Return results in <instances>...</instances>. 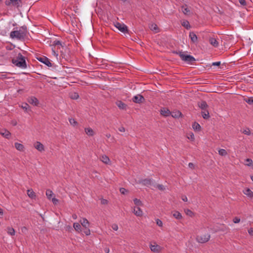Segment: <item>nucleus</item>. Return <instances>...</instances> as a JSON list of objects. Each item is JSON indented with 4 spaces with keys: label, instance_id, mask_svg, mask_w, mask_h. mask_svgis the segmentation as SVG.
<instances>
[{
    "label": "nucleus",
    "instance_id": "1",
    "mask_svg": "<svg viewBox=\"0 0 253 253\" xmlns=\"http://www.w3.org/2000/svg\"><path fill=\"white\" fill-rule=\"evenodd\" d=\"M27 34V27L23 26L19 30L13 31L10 33V36L11 38H16L19 40H24Z\"/></svg>",
    "mask_w": 253,
    "mask_h": 253
},
{
    "label": "nucleus",
    "instance_id": "2",
    "mask_svg": "<svg viewBox=\"0 0 253 253\" xmlns=\"http://www.w3.org/2000/svg\"><path fill=\"white\" fill-rule=\"evenodd\" d=\"M80 232L82 234H84L85 235L88 236L90 234L89 229V222L84 218L80 219Z\"/></svg>",
    "mask_w": 253,
    "mask_h": 253
},
{
    "label": "nucleus",
    "instance_id": "3",
    "mask_svg": "<svg viewBox=\"0 0 253 253\" xmlns=\"http://www.w3.org/2000/svg\"><path fill=\"white\" fill-rule=\"evenodd\" d=\"M12 63L18 67L22 68L27 67L25 57L21 53H18L16 58L12 59Z\"/></svg>",
    "mask_w": 253,
    "mask_h": 253
},
{
    "label": "nucleus",
    "instance_id": "4",
    "mask_svg": "<svg viewBox=\"0 0 253 253\" xmlns=\"http://www.w3.org/2000/svg\"><path fill=\"white\" fill-rule=\"evenodd\" d=\"M176 53L178 54L181 59L185 62L192 63L195 61V59L193 56L190 55H187L182 51H179L178 52H176Z\"/></svg>",
    "mask_w": 253,
    "mask_h": 253
},
{
    "label": "nucleus",
    "instance_id": "5",
    "mask_svg": "<svg viewBox=\"0 0 253 253\" xmlns=\"http://www.w3.org/2000/svg\"><path fill=\"white\" fill-rule=\"evenodd\" d=\"M211 236L207 233L202 235H198L196 237V241L200 243H205L209 241Z\"/></svg>",
    "mask_w": 253,
    "mask_h": 253
},
{
    "label": "nucleus",
    "instance_id": "6",
    "mask_svg": "<svg viewBox=\"0 0 253 253\" xmlns=\"http://www.w3.org/2000/svg\"><path fill=\"white\" fill-rule=\"evenodd\" d=\"M115 26L121 32L124 33H128V29L127 26L119 22H116L115 24Z\"/></svg>",
    "mask_w": 253,
    "mask_h": 253
},
{
    "label": "nucleus",
    "instance_id": "7",
    "mask_svg": "<svg viewBox=\"0 0 253 253\" xmlns=\"http://www.w3.org/2000/svg\"><path fill=\"white\" fill-rule=\"evenodd\" d=\"M37 59L39 61L43 63V64H44L45 65L47 66L48 67H52V65L50 63L49 59L45 56H43L42 57H38Z\"/></svg>",
    "mask_w": 253,
    "mask_h": 253
},
{
    "label": "nucleus",
    "instance_id": "8",
    "mask_svg": "<svg viewBox=\"0 0 253 253\" xmlns=\"http://www.w3.org/2000/svg\"><path fill=\"white\" fill-rule=\"evenodd\" d=\"M132 100L135 103H141L143 101H144V98L142 95L140 94H137L133 96Z\"/></svg>",
    "mask_w": 253,
    "mask_h": 253
},
{
    "label": "nucleus",
    "instance_id": "9",
    "mask_svg": "<svg viewBox=\"0 0 253 253\" xmlns=\"http://www.w3.org/2000/svg\"><path fill=\"white\" fill-rule=\"evenodd\" d=\"M150 248L152 252H155V253H159L161 250V247L160 246H159L158 245L156 244L155 243H154V245L150 244Z\"/></svg>",
    "mask_w": 253,
    "mask_h": 253
},
{
    "label": "nucleus",
    "instance_id": "10",
    "mask_svg": "<svg viewBox=\"0 0 253 253\" xmlns=\"http://www.w3.org/2000/svg\"><path fill=\"white\" fill-rule=\"evenodd\" d=\"M69 38L71 39L72 41H73L75 42V43L78 45V41L77 40V38H79L78 34L77 32L74 33L73 32L72 33L70 34L69 36Z\"/></svg>",
    "mask_w": 253,
    "mask_h": 253
},
{
    "label": "nucleus",
    "instance_id": "11",
    "mask_svg": "<svg viewBox=\"0 0 253 253\" xmlns=\"http://www.w3.org/2000/svg\"><path fill=\"white\" fill-rule=\"evenodd\" d=\"M132 212L137 216H141L143 215V211L138 207H134Z\"/></svg>",
    "mask_w": 253,
    "mask_h": 253
},
{
    "label": "nucleus",
    "instance_id": "12",
    "mask_svg": "<svg viewBox=\"0 0 253 253\" xmlns=\"http://www.w3.org/2000/svg\"><path fill=\"white\" fill-rule=\"evenodd\" d=\"M35 148L40 152L44 151V146L41 142L37 141L34 144Z\"/></svg>",
    "mask_w": 253,
    "mask_h": 253
},
{
    "label": "nucleus",
    "instance_id": "13",
    "mask_svg": "<svg viewBox=\"0 0 253 253\" xmlns=\"http://www.w3.org/2000/svg\"><path fill=\"white\" fill-rule=\"evenodd\" d=\"M160 113L162 115L165 117L169 116L171 114L170 111L166 108H163L161 109Z\"/></svg>",
    "mask_w": 253,
    "mask_h": 253
},
{
    "label": "nucleus",
    "instance_id": "14",
    "mask_svg": "<svg viewBox=\"0 0 253 253\" xmlns=\"http://www.w3.org/2000/svg\"><path fill=\"white\" fill-rule=\"evenodd\" d=\"M152 182V179H144L140 180L139 181L140 183H142L143 185L148 186L149 185H151Z\"/></svg>",
    "mask_w": 253,
    "mask_h": 253
},
{
    "label": "nucleus",
    "instance_id": "15",
    "mask_svg": "<svg viewBox=\"0 0 253 253\" xmlns=\"http://www.w3.org/2000/svg\"><path fill=\"white\" fill-rule=\"evenodd\" d=\"M189 38L192 42L195 43L197 42L198 38L196 35L193 32H190L189 33Z\"/></svg>",
    "mask_w": 253,
    "mask_h": 253
},
{
    "label": "nucleus",
    "instance_id": "16",
    "mask_svg": "<svg viewBox=\"0 0 253 253\" xmlns=\"http://www.w3.org/2000/svg\"><path fill=\"white\" fill-rule=\"evenodd\" d=\"M28 102L29 103L35 106H37L39 104V101L35 97H31L29 98Z\"/></svg>",
    "mask_w": 253,
    "mask_h": 253
},
{
    "label": "nucleus",
    "instance_id": "17",
    "mask_svg": "<svg viewBox=\"0 0 253 253\" xmlns=\"http://www.w3.org/2000/svg\"><path fill=\"white\" fill-rule=\"evenodd\" d=\"M0 134L3 136V137L8 138L10 136V132L7 130V129H2L0 131Z\"/></svg>",
    "mask_w": 253,
    "mask_h": 253
},
{
    "label": "nucleus",
    "instance_id": "18",
    "mask_svg": "<svg viewBox=\"0 0 253 253\" xmlns=\"http://www.w3.org/2000/svg\"><path fill=\"white\" fill-rule=\"evenodd\" d=\"M100 159L103 163L105 164H110V160L109 158L105 155L101 156Z\"/></svg>",
    "mask_w": 253,
    "mask_h": 253
},
{
    "label": "nucleus",
    "instance_id": "19",
    "mask_svg": "<svg viewBox=\"0 0 253 253\" xmlns=\"http://www.w3.org/2000/svg\"><path fill=\"white\" fill-rule=\"evenodd\" d=\"M181 10L185 15H188L190 12V9L188 8L186 4L183 5L181 6Z\"/></svg>",
    "mask_w": 253,
    "mask_h": 253
},
{
    "label": "nucleus",
    "instance_id": "20",
    "mask_svg": "<svg viewBox=\"0 0 253 253\" xmlns=\"http://www.w3.org/2000/svg\"><path fill=\"white\" fill-rule=\"evenodd\" d=\"M198 106L202 110H207V108L208 107L207 103L205 101H202L201 102H199Z\"/></svg>",
    "mask_w": 253,
    "mask_h": 253
},
{
    "label": "nucleus",
    "instance_id": "21",
    "mask_svg": "<svg viewBox=\"0 0 253 253\" xmlns=\"http://www.w3.org/2000/svg\"><path fill=\"white\" fill-rule=\"evenodd\" d=\"M28 196L32 199H35L36 198V193L34 192L32 189H29L27 190Z\"/></svg>",
    "mask_w": 253,
    "mask_h": 253
},
{
    "label": "nucleus",
    "instance_id": "22",
    "mask_svg": "<svg viewBox=\"0 0 253 253\" xmlns=\"http://www.w3.org/2000/svg\"><path fill=\"white\" fill-rule=\"evenodd\" d=\"M209 42L214 47H217L218 46V42L214 38H210Z\"/></svg>",
    "mask_w": 253,
    "mask_h": 253
},
{
    "label": "nucleus",
    "instance_id": "23",
    "mask_svg": "<svg viewBox=\"0 0 253 253\" xmlns=\"http://www.w3.org/2000/svg\"><path fill=\"white\" fill-rule=\"evenodd\" d=\"M15 147L17 150L20 151H23L24 150V146L23 144L21 143H19L18 142H15L14 143Z\"/></svg>",
    "mask_w": 253,
    "mask_h": 253
},
{
    "label": "nucleus",
    "instance_id": "24",
    "mask_svg": "<svg viewBox=\"0 0 253 253\" xmlns=\"http://www.w3.org/2000/svg\"><path fill=\"white\" fill-rule=\"evenodd\" d=\"M244 194L247 196L252 198L253 197V192L249 188H247L243 191Z\"/></svg>",
    "mask_w": 253,
    "mask_h": 253
},
{
    "label": "nucleus",
    "instance_id": "25",
    "mask_svg": "<svg viewBox=\"0 0 253 253\" xmlns=\"http://www.w3.org/2000/svg\"><path fill=\"white\" fill-rule=\"evenodd\" d=\"M172 213L173 216L177 219H181L182 218L181 214L178 211H174Z\"/></svg>",
    "mask_w": 253,
    "mask_h": 253
},
{
    "label": "nucleus",
    "instance_id": "26",
    "mask_svg": "<svg viewBox=\"0 0 253 253\" xmlns=\"http://www.w3.org/2000/svg\"><path fill=\"white\" fill-rule=\"evenodd\" d=\"M117 105L120 109H126V105L121 101H118L116 102Z\"/></svg>",
    "mask_w": 253,
    "mask_h": 253
},
{
    "label": "nucleus",
    "instance_id": "27",
    "mask_svg": "<svg viewBox=\"0 0 253 253\" xmlns=\"http://www.w3.org/2000/svg\"><path fill=\"white\" fill-rule=\"evenodd\" d=\"M85 132L88 136H93L94 134L93 130L90 127L85 128Z\"/></svg>",
    "mask_w": 253,
    "mask_h": 253
},
{
    "label": "nucleus",
    "instance_id": "28",
    "mask_svg": "<svg viewBox=\"0 0 253 253\" xmlns=\"http://www.w3.org/2000/svg\"><path fill=\"white\" fill-rule=\"evenodd\" d=\"M150 29L155 33L159 32V29L157 25L155 23H152L149 25Z\"/></svg>",
    "mask_w": 253,
    "mask_h": 253
},
{
    "label": "nucleus",
    "instance_id": "29",
    "mask_svg": "<svg viewBox=\"0 0 253 253\" xmlns=\"http://www.w3.org/2000/svg\"><path fill=\"white\" fill-rule=\"evenodd\" d=\"M201 113L204 119H207L210 118L209 112L207 110H203Z\"/></svg>",
    "mask_w": 253,
    "mask_h": 253
},
{
    "label": "nucleus",
    "instance_id": "30",
    "mask_svg": "<svg viewBox=\"0 0 253 253\" xmlns=\"http://www.w3.org/2000/svg\"><path fill=\"white\" fill-rule=\"evenodd\" d=\"M7 233L8 234L10 235L11 236L15 235V231L13 228L11 227H7Z\"/></svg>",
    "mask_w": 253,
    "mask_h": 253
},
{
    "label": "nucleus",
    "instance_id": "31",
    "mask_svg": "<svg viewBox=\"0 0 253 253\" xmlns=\"http://www.w3.org/2000/svg\"><path fill=\"white\" fill-rule=\"evenodd\" d=\"M182 26L185 27L186 29H189L191 28V26L187 20H184L181 22Z\"/></svg>",
    "mask_w": 253,
    "mask_h": 253
},
{
    "label": "nucleus",
    "instance_id": "32",
    "mask_svg": "<svg viewBox=\"0 0 253 253\" xmlns=\"http://www.w3.org/2000/svg\"><path fill=\"white\" fill-rule=\"evenodd\" d=\"M193 128L196 131H200L201 129V126L200 125L196 122H195L193 123L192 125Z\"/></svg>",
    "mask_w": 253,
    "mask_h": 253
},
{
    "label": "nucleus",
    "instance_id": "33",
    "mask_svg": "<svg viewBox=\"0 0 253 253\" xmlns=\"http://www.w3.org/2000/svg\"><path fill=\"white\" fill-rule=\"evenodd\" d=\"M69 95L70 98L73 99H76L79 96L77 92H70Z\"/></svg>",
    "mask_w": 253,
    "mask_h": 253
},
{
    "label": "nucleus",
    "instance_id": "34",
    "mask_svg": "<svg viewBox=\"0 0 253 253\" xmlns=\"http://www.w3.org/2000/svg\"><path fill=\"white\" fill-rule=\"evenodd\" d=\"M53 192L49 189H47L46 191V195L48 199H50L52 196Z\"/></svg>",
    "mask_w": 253,
    "mask_h": 253
},
{
    "label": "nucleus",
    "instance_id": "35",
    "mask_svg": "<svg viewBox=\"0 0 253 253\" xmlns=\"http://www.w3.org/2000/svg\"><path fill=\"white\" fill-rule=\"evenodd\" d=\"M133 202H134V204L136 206H139L142 205V203L141 201L137 198H135L133 199Z\"/></svg>",
    "mask_w": 253,
    "mask_h": 253
},
{
    "label": "nucleus",
    "instance_id": "36",
    "mask_svg": "<svg viewBox=\"0 0 253 253\" xmlns=\"http://www.w3.org/2000/svg\"><path fill=\"white\" fill-rule=\"evenodd\" d=\"M218 153L222 156H226L227 154L226 151L223 149H220L218 151Z\"/></svg>",
    "mask_w": 253,
    "mask_h": 253
},
{
    "label": "nucleus",
    "instance_id": "37",
    "mask_svg": "<svg viewBox=\"0 0 253 253\" xmlns=\"http://www.w3.org/2000/svg\"><path fill=\"white\" fill-rule=\"evenodd\" d=\"M11 2L13 3V4L16 6L17 7L20 6V4L19 3V1H21V0H9Z\"/></svg>",
    "mask_w": 253,
    "mask_h": 253
},
{
    "label": "nucleus",
    "instance_id": "38",
    "mask_svg": "<svg viewBox=\"0 0 253 253\" xmlns=\"http://www.w3.org/2000/svg\"><path fill=\"white\" fill-rule=\"evenodd\" d=\"M245 101L250 105H253V97L246 98Z\"/></svg>",
    "mask_w": 253,
    "mask_h": 253
},
{
    "label": "nucleus",
    "instance_id": "39",
    "mask_svg": "<svg viewBox=\"0 0 253 253\" xmlns=\"http://www.w3.org/2000/svg\"><path fill=\"white\" fill-rule=\"evenodd\" d=\"M69 122L71 125L76 126L78 125V122L76 121L74 119H70Z\"/></svg>",
    "mask_w": 253,
    "mask_h": 253
},
{
    "label": "nucleus",
    "instance_id": "40",
    "mask_svg": "<svg viewBox=\"0 0 253 253\" xmlns=\"http://www.w3.org/2000/svg\"><path fill=\"white\" fill-rule=\"evenodd\" d=\"M246 165H247L248 166H251L252 165L253 161L252 159H249V158L247 159L246 160Z\"/></svg>",
    "mask_w": 253,
    "mask_h": 253
},
{
    "label": "nucleus",
    "instance_id": "41",
    "mask_svg": "<svg viewBox=\"0 0 253 253\" xmlns=\"http://www.w3.org/2000/svg\"><path fill=\"white\" fill-rule=\"evenodd\" d=\"M52 45L55 46H61V43L59 41L55 40L53 42Z\"/></svg>",
    "mask_w": 253,
    "mask_h": 253
},
{
    "label": "nucleus",
    "instance_id": "42",
    "mask_svg": "<svg viewBox=\"0 0 253 253\" xmlns=\"http://www.w3.org/2000/svg\"><path fill=\"white\" fill-rule=\"evenodd\" d=\"M72 26H73V27H74L75 28L73 30L75 31L76 32H77V29H78V25H77V22H74L73 21V20H72Z\"/></svg>",
    "mask_w": 253,
    "mask_h": 253
},
{
    "label": "nucleus",
    "instance_id": "43",
    "mask_svg": "<svg viewBox=\"0 0 253 253\" xmlns=\"http://www.w3.org/2000/svg\"><path fill=\"white\" fill-rule=\"evenodd\" d=\"M156 223L157 224L160 226V227H162L163 226V222L161 220L159 219H157L156 220Z\"/></svg>",
    "mask_w": 253,
    "mask_h": 253
},
{
    "label": "nucleus",
    "instance_id": "44",
    "mask_svg": "<svg viewBox=\"0 0 253 253\" xmlns=\"http://www.w3.org/2000/svg\"><path fill=\"white\" fill-rule=\"evenodd\" d=\"M74 228L75 230L78 231L79 230V224L78 223H74Z\"/></svg>",
    "mask_w": 253,
    "mask_h": 253
},
{
    "label": "nucleus",
    "instance_id": "45",
    "mask_svg": "<svg viewBox=\"0 0 253 253\" xmlns=\"http://www.w3.org/2000/svg\"><path fill=\"white\" fill-rule=\"evenodd\" d=\"M120 192L122 194H125L126 192H127V190L124 188H121L120 189Z\"/></svg>",
    "mask_w": 253,
    "mask_h": 253
},
{
    "label": "nucleus",
    "instance_id": "46",
    "mask_svg": "<svg viewBox=\"0 0 253 253\" xmlns=\"http://www.w3.org/2000/svg\"><path fill=\"white\" fill-rule=\"evenodd\" d=\"M185 212L187 215H189L190 216H192V215L193 214V212L191 210L188 209L185 211Z\"/></svg>",
    "mask_w": 253,
    "mask_h": 253
},
{
    "label": "nucleus",
    "instance_id": "47",
    "mask_svg": "<svg viewBox=\"0 0 253 253\" xmlns=\"http://www.w3.org/2000/svg\"><path fill=\"white\" fill-rule=\"evenodd\" d=\"M157 187L160 190H164L165 189V187L163 185H161V184H158L157 185Z\"/></svg>",
    "mask_w": 253,
    "mask_h": 253
},
{
    "label": "nucleus",
    "instance_id": "48",
    "mask_svg": "<svg viewBox=\"0 0 253 253\" xmlns=\"http://www.w3.org/2000/svg\"><path fill=\"white\" fill-rule=\"evenodd\" d=\"M243 133L245 134L249 135L251 134V131L249 128H247L246 129L243 131Z\"/></svg>",
    "mask_w": 253,
    "mask_h": 253
},
{
    "label": "nucleus",
    "instance_id": "49",
    "mask_svg": "<svg viewBox=\"0 0 253 253\" xmlns=\"http://www.w3.org/2000/svg\"><path fill=\"white\" fill-rule=\"evenodd\" d=\"M112 228L114 230L117 231L118 229V226L117 224H113L112 225Z\"/></svg>",
    "mask_w": 253,
    "mask_h": 253
},
{
    "label": "nucleus",
    "instance_id": "50",
    "mask_svg": "<svg viewBox=\"0 0 253 253\" xmlns=\"http://www.w3.org/2000/svg\"><path fill=\"white\" fill-rule=\"evenodd\" d=\"M181 113L179 111H178V112H176L174 115L172 114V116L173 117L177 118V117H179L181 115Z\"/></svg>",
    "mask_w": 253,
    "mask_h": 253
},
{
    "label": "nucleus",
    "instance_id": "51",
    "mask_svg": "<svg viewBox=\"0 0 253 253\" xmlns=\"http://www.w3.org/2000/svg\"><path fill=\"white\" fill-rule=\"evenodd\" d=\"M240 221V219L237 217H235L234 219H233V222L235 223H239Z\"/></svg>",
    "mask_w": 253,
    "mask_h": 253
},
{
    "label": "nucleus",
    "instance_id": "52",
    "mask_svg": "<svg viewBox=\"0 0 253 253\" xmlns=\"http://www.w3.org/2000/svg\"><path fill=\"white\" fill-rule=\"evenodd\" d=\"M240 3L243 6L246 5V1L245 0H239Z\"/></svg>",
    "mask_w": 253,
    "mask_h": 253
},
{
    "label": "nucleus",
    "instance_id": "53",
    "mask_svg": "<svg viewBox=\"0 0 253 253\" xmlns=\"http://www.w3.org/2000/svg\"><path fill=\"white\" fill-rule=\"evenodd\" d=\"M101 203L102 205H106L108 203V201L106 199H102L101 200Z\"/></svg>",
    "mask_w": 253,
    "mask_h": 253
},
{
    "label": "nucleus",
    "instance_id": "54",
    "mask_svg": "<svg viewBox=\"0 0 253 253\" xmlns=\"http://www.w3.org/2000/svg\"><path fill=\"white\" fill-rule=\"evenodd\" d=\"M248 233H249V234L251 236H253V228H250L249 230H248Z\"/></svg>",
    "mask_w": 253,
    "mask_h": 253
},
{
    "label": "nucleus",
    "instance_id": "55",
    "mask_svg": "<svg viewBox=\"0 0 253 253\" xmlns=\"http://www.w3.org/2000/svg\"><path fill=\"white\" fill-rule=\"evenodd\" d=\"M29 107V105H28V104H27V103H25V104H24V105H23L22 106V107L23 109H25L26 110H27V109H28V108Z\"/></svg>",
    "mask_w": 253,
    "mask_h": 253
},
{
    "label": "nucleus",
    "instance_id": "56",
    "mask_svg": "<svg viewBox=\"0 0 253 253\" xmlns=\"http://www.w3.org/2000/svg\"><path fill=\"white\" fill-rule=\"evenodd\" d=\"M188 167L189 168L193 169L194 168V165L192 163H189L188 164Z\"/></svg>",
    "mask_w": 253,
    "mask_h": 253
},
{
    "label": "nucleus",
    "instance_id": "57",
    "mask_svg": "<svg viewBox=\"0 0 253 253\" xmlns=\"http://www.w3.org/2000/svg\"><path fill=\"white\" fill-rule=\"evenodd\" d=\"M119 130L121 132H125V128L124 126H121L119 128Z\"/></svg>",
    "mask_w": 253,
    "mask_h": 253
},
{
    "label": "nucleus",
    "instance_id": "58",
    "mask_svg": "<svg viewBox=\"0 0 253 253\" xmlns=\"http://www.w3.org/2000/svg\"><path fill=\"white\" fill-rule=\"evenodd\" d=\"M52 201L54 204H56L58 200L55 198L52 199Z\"/></svg>",
    "mask_w": 253,
    "mask_h": 253
},
{
    "label": "nucleus",
    "instance_id": "59",
    "mask_svg": "<svg viewBox=\"0 0 253 253\" xmlns=\"http://www.w3.org/2000/svg\"><path fill=\"white\" fill-rule=\"evenodd\" d=\"M220 65V62H215L212 63V65L213 66H219Z\"/></svg>",
    "mask_w": 253,
    "mask_h": 253
},
{
    "label": "nucleus",
    "instance_id": "60",
    "mask_svg": "<svg viewBox=\"0 0 253 253\" xmlns=\"http://www.w3.org/2000/svg\"><path fill=\"white\" fill-rule=\"evenodd\" d=\"M182 200L184 202H186L187 201V198L186 196H183L182 197Z\"/></svg>",
    "mask_w": 253,
    "mask_h": 253
},
{
    "label": "nucleus",
    "instance_id": "61",
    "mask_svg": "<svg viewBox=\"0 0 253 253\" xmlns=\"http://www.w3.org/2000/svg\"><path fill=\"white\" fill-rule=\"evenodd\" d=\"M104 251L106 253H109V248H105L104 250Z\"/></svg>",
    "mask_w": 253,
    "mask_h": 253
},
{
    "label": "nucleus",
    "instance_id": "62",
    "mask_svg": "<svg viewBox=\"0 0 253 253\" xmlns=\"http://www.w3.org/2000/svg\"><path fill=\"white\" fill-rule=\"evenodd\" d=\"M72 217L73 219H76L77 218V215L76 214H74L72 215Z\"/></svg>",
    "mask_w": 253,
    "mask_h": 253
},
{
    "label": "nucleus",
    "instance_id": "63",
    "mask_svg": "<svg viewBox=\"0 0 253 253\" xmlns=\"http://www.w3.org/2000/svg\"><path fill=\"white\" fill-rule=\"evenodd\" d=\"M190 138L192 140L194 139V135L193 133H191V134L190 135Z\"/></svg>",
    "mask_w": 253,
    "mask_h": 253
},
{
    "label": "nucleus",
    "instance_id": "64",
    "mask_svg": "<svg viewBox=\"0 0 253 253\" xmlns=\"http://www.w3.org/2000/svg\"><path fill=\"white\" fill-rule=\"evenodd\" d=\"M3 213V210L2 209L0 208V214L2 215Z\"/></svg>",
    "mask_w": 253,
    "mask_h": 253
}]
</instances>
